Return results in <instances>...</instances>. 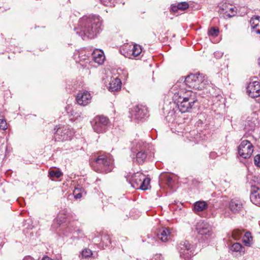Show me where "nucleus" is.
I'll list each match as a JSON object with an SVG mask.
<instances>
[{
    "mask_svg": "<svg viewBox=\"0 0 260 260\" xmlns=\"http://www.w3.org/2000/svg\"><path fill=\"white\" fill-rule=\"evenodd\" d=\"M208 81L206 77L203 74H191L187 76L183 82L178 81L171 88L169 94L172 95L174 102H170L169 104H165L163 107L165 113H167L166 118L171 120L174 118L175 111L174 107L181 113L189 112L194 107V104L198 101L196 93L190 90H185L184 86L190 88L202 90L207 84Z\"/></svg>",
    "mask_w": 260,
    "mask_h": 260,
    "instance_id": "obj_1",
    "label": "nucleus"
},
{
    "mask_svg": "<svg viewBox=\"0 0 260 260\" xmlns=\"http://www.w3.org/2000/svg\"><path fill=\"white\" fill-rule=\"evenodd\" d=\"M103 20L99 16L83 17L79 21V29L75 28L76 34L83 40L93 39L102 30Z\"/></svg>",
    "mask_w": 260,
    "mask_h": 260,
    "instance_id": "obj_2",
    "label": "nucleus"
},
{
    "mask_svg": "<svg viewBox=\"0 0 260 260\" xmlns=\"http://www.w3.org/2000/svg\"><path fill=\"white\" fill-rule=\"evenodd\" d=\"M91 165L95 172L107 173L113 169V159L109 154H100L91 161Z\"/></svg>",
    "mask_w": 260,
    "mask_h": 260,
    "instance_id": "obj_3",
    "label": "nucleus"
},
{
    "mask_svg": "<svg viewBox=\"0 0 260 260\" xmlns=\"http://www.w3.org/2000/svg\"><path fill=\"white\" fill-rule=\"evenodd\" d=\"M135 149L136 161L139 164H143L154 157V148L151 143L139 141L136 142Z\"/></svg>",
    "mask_w": 260,
    "mask_h": 260,
    "instance_id": "obj_4",
    "label": "nucleus"
},
{
    "mask_svg": "<svg viewBox=\"0 0 260 260\" xmlns=\"http://www.w3.org/2000/svg\"><path fill=\"white\" fill-rule=\"evenodd\" d=\"M126 179L135 189L146 190L150 187V179L142 173L138 172L133 174L130 178L127 177Z\"/></svg>",
    "mask_w": 260,
    "mask_h": 260,
    "instance_id": "obj_5",
    "label": "nucleus"
},
{
    "mask_svg": "<svg viewBox=\"0 0 260 260\" xmlns=\"http://www.w3.org/2000/svg\"><path fill=\"white\" fill-rule=\"evenodd\" d=\"M54 139L56 141H66L71 140L74 132L68 125H62L54 129Z\"/></svg>",
    "mask_w": 260,
    "mask_h": 260,
    "instance_id": "obj_6",
    "label": "nucleus"
},
{
    "mask_svg": "<svg viewBox=\"0 0 260 260\" xmlns=\"http://www.w3.org/2000/svg\"><path fill=\"white\" fill-rule=\"evenodd\" d=\"M93 131L96 133H103L106 132L109 124V120L106 117L98 116L91 121Z\"/></svg>",
    "mask_w": 260,
    "mask_h": 260,
    "instance_id": "obj_7",
    "label": "nucleus"
},
{
    "mask_svg": "<svg viewBox=\"0 0 260 260\" xmlns=\"http://www.w3.org/2000/svg\"><path fill=\"white\" fill-rule=\"evenodd\" d=\"M180 257L182 260H191L193 252L192 245L187 241L180 242L177 247Z\"/></svg>",
    "mask_w": 260,
    "mask_h": 260,
    "instance_id": "obj_8",
    "label": "nucleus"
},
{
    "mask_svg": "<svg viewBox=\"0 0 260 260\" xmlns=\"http://www.w3.org/2000/svg\"><path fill=\"white\" fill-rule=\"evenodd\" d=\"M253 151V146L248 140H243L238 146L239 154L245 159L250 157Z\"/></svg>",
    "mask_w": 260,
    "mask_h": 260,
    "instance_id": "obj_9",
    "label": "nucleus"
},
{
    "mask_svg": "<svg viewBox=\"0 0 260 260\" xmlns=\"http://www.w3.org/2000/svg\"><path fill=\"white\" fill-rule=\"evenodd\" d=\"M147 107L143 105L136 106L131 111L132 117L137 120L144 119L147 116Z\"/></svg>",
    "mask_w": 260,
    "mask_h": 260,
    "instance_id": "obj_10",
    "label": "nucleus"
},
{
    "mask_svg": "<svg viewBox=\"0 0 260 260\" xmlns=\"http://www.w3.org/2000/svg\"><path fill=\"white\" fill-rule=\"evenodd\" d=\"M247 93L252 98L260 96V82L258 81H251L247 86Z\"/></svg>",
    "mask_w": 260,
    "mask_h": 260,
    "instance_id": "obj_11",
    "label": "nucleus"
},
{
    "mask_svg": "<svg viewBox=\"0 0 260 260\" xmlns=\"http://www.w3.org/2000/svg\"><path fill=\"white\" fill-rule=\"evenodd\" d=\"M229 208L233 213H240L244 208V202L239 199L234 198L231 200Z\"/></svg>",
    "mask_w": 260,
    "mask_h": 260,
    "instance_id": "obj_12",
    "label": "nucleus"
},
{
    "mask_svg": "<svg viewBox=\"0 0 260 260\" xmlns=\"http://www.w3.org/2000/svg\"><path fill=\"white\" fill-rule=\"evenodd\" d=\"M196 229L198 233L201 235L205 236L206 238H207L212 234L210 225L205 221L199 222Z\"/></svg>",
    "mask_w": 260,
    "mask_h": 260,
    "instance_id": "obj_13",
    "label": "nucleus"
},
{
    "mask_svg": "<svg viewBox=\"0 0 260 260\" xmlns=\"http://www.w3.org/2000/svg\"><path fill=\"white\" fill-rule=\"evenodd\" d=\"M220 12L225 15V17L231 18L235 15L236 12L235 7L229 4L224 3L220 6Z\"/></svg>",
    "mask_w": 260,
    "mask_h": 260,
    "instance_id": "obj_14",
    "label": "nucleus"
},
{
    "mask_svg": "<svg viewBox=\"0 0 260 260\" xmlns=\"http://www.w3.org/2000/svg\"><path fill=\"white\" fill-rule=\"evenodd\" d=\"M90 94L86 91L80 92L77 95L76 101L77 103L81 106H86L91 100Z\"/></svg>",
    "mask_w": 260,
    "mask_h": 260,
    "instance_id": "obj_15",
    "label": "nucleus"
},
{
    "mask_svg": "<svg viewBox=\"0 0 260 260\" xmlns=\"http://www.w3.org/2000/svg\"><path fill=\"white\" fill-rule=\"evenodd\" d=\"M250 199L251 202L260 206V187L253 186V188H251Z\"/></svg>",
    "mask_w": 260,
    "mask_h": 260,
    "instance_id": "obj_16",
    "label": "nucleus"
},
{
    "mask_svg": "<svg viewBox=\"0 0 260 260\" xmlns=\"http://www.w3.org/2000/svg\"><path fill=\"white\" fill-rule=\"evenodd\" d=\"M250 24L252 31L260 35V16H254L250 20Z\"/></svg>",
    "mask_w": 260,
    "mask_h": 260,
    "instance_id": "obj_17",
    "label": "nucleus"
},
{
    "mask_svg": "<svg viewBox=\"0 0 260 260\" xmlns=\"http://www.w3.org/2000/svg\"><path fill=\"white\" fill-rule=\"evenodd\" d=\"M92 60L99 64H102L105 60L104 52L101 50L96 49L91 54Z\"/></svg>",
    "mask_w": 260,
    "mask_h": 260,
    "instance_id": "obj_18",
    "label": "nucleus"
},
{
    "mask_svg": "<svg viewBox=\"0 0 260 260\" xmlns=\"http://www.w3.org/2000/svg\"><path fill=\"white\" fill-rule=\"evenodd\" d=\"M121 82L120 79L116 78L112 80L109 86V90L111 92L117 91L121 89Z\"/></svg>",
    "mask_w": 260,
    "mask_h": 260,
    "instance_id": "obj_19",
    "label": "nucleus"
},
{
    "mask_svg": "<svg viewBox=\"0 0 260 260\" xmlns=\"http://www.w3.org/2000/svg\"><path fill=\"white\" fill-rule=\"evenodd\" d=\"M158 239L163 242L169 241L170 238V232L167 228H163L159 234L157 235Z\"/></svg>",
    "mask_w": 260,
    "mask_h": 260,
    "instance_id": "obj_20",
    "label": "nucleus"
},
{
    "mask_svg": "<svg viewBox=\"0 0 260 260\" xmlns=\"http://www.w3.org/2000/svg\"><path fill=\"white\" fill-rule=\"evenodd\" d=\"M188 7H189L188 4L187 2H184L179 3L177 5L176 4H172L171 5V9L173 12H177L178 10H182V11L185 10L186 9H187Z\"/></svg>",
    "mask_w": 260,
    "mask_h": 260,
    "instance_id": "obj_21",
    "label": "nucleus"
},
{
    "mask_svg": "<svg viewBox=\"0 0 260 260\" xmlns=\"http://www.w3.org/2000/svg\"><path fill=\"white\" fill-rule=\"evenodd\" d=\"M207 207V204L205 201H198L194 204V209L198 212L203 211L206 209Z\"/></svg>",
    "mask_w": 260,
    "mask_h": 260,
    "instance_id": "obj_22",
    "label": "nucleus"
},
{
    "mask_svg": "<svg viewBox=\"0 0 260 260\" xmlns=\"http://www.w3.org/2000/svg\"><path fill=\"white\" fill-rule=\"evenodd\" d=\"M142 52V49L140 45L135 44L133 46L132 49L130 50L129 54L134 57H138L140 55Z\"/></svg>",
    "mask_w": 260,
    "mask_h": 260,
    "instance_id": "obj_23",
    "label": "nucleus"
},
{
    "mask_svg": "<svg viewBox=\"0 0 260 260\" xmlns=\"http://www.w3.org/2000/svg\"><path fill=\"white\" fill-rule=\"evenodd\" d=\"M242 232L239 230H234L231 233L228 234V238H231L235 240H238L242 237Z\"/></svg>",
    "mask_w": 260,
    "mask_h": 260,
    "instance_id": "obj_24",
    "label": "nucleus"
},
{
    "mask_svg": "<svg viewBox=\"0 0 260 260\" xmlns=\"http://www.w3.org/2000/svg\"><path fill=\"white\" fill-rule=\"evenodd\" d=\"M230 250L233 252H239L240 253L245 252V248L239 243H234L230 247Z\"/></svg>",
    "mask_w": 260,
    "mask_h": 260,
    "instance_id": "obj_25",
    "label": "nucleus"
},
{
    "mask_svg": "<svg viewBox=\"0 0 260 260\" xmlns=\"http://www.w3.org/2000/svg\"><path fill=\"white\" fill-rule=\"evenodd\" d=\"M65 212L66 211H60L55 219L54 222H56L58 225H61L62 223L64 222L67 218Z\"/></svg>",
    "mask_w": 260,
    "mask_h": 260,
    "instance_id": "obj_26",
    "label": "nucleus"
},
{
    "mask_svg": "<svg viewBox=\"0 0 260 260\" xmlns=\"http://www.w3.org/2000/svg\"><path fill=\"white\" fill-rule=\"evenodd\" d=\"M252 239L251 233L247 232L244 235L243 241L245 245L250 246L252 243Z\"/></svg>",
    "mask_w": 260,
    "mask_h": 260,
    "instance_id": "obj_27",
    "label": "nucleus"
},
{
    "mask_svg": "<svg viewBox=\"0 0 260 260\" xmlns=\"http://www.w3.org/2000/svg\"><path fill=\"white\" fill-rule=\"evenodd\" d=\"M111 243V239L109 236L104 235L102 236L100 244H101L103 246V247H108L110 245Z\"/></svg>",
    "mask_w": 260,
    "mask_h": 260,
    "instance_id": "obj_28",
    "label": "nucleus"
},
{
    "mask_svg": "<svg viewBox=\"0 0 260 260\" xmlns=\"http://www.w3.org/2000/svg\"><path fill=\"white\" fill-rule=\"evenodd\" d=\"M62 175L60 171L52 170L49 172V176L50 178H59Z\"/></svg>",
    "mask_w": 260,
    "mask_h": 260,
    "instance_id": "obj_29",
    "label": "nucleus"
},
{
    "mask_svg": "<svg viewBox=\"0 0 260 260\" xmlns=\"http://www.w3.org/2000/svg\"><path fill=\"white\" fill-rule=\"evenodd\" d=\"M83 189L82 188L76 187L73 191L74 198L80 199L82 197V193Z\"/></svg>",
    "mask_w": 260,
    "mask_h": 260,
    "instance_id": "obj_30",
    "label": "nucleus"
},
{
    "mask_svg": "<svg viewBox=\"0 0 260 260\" xmlns=\"http://www.w3.org/2000/svg\"><path fill=\"white\" fill-rule=\"evenodd\" d=\"M71 232L73 233L74 236H77L80 238L82 237L84 235L82 230L77 227L74 228V229H72Z\"/></svg>",
    "mask_w": 260,
    "mask_h": 260,
    "instance_id": "obj_31",
    "label": "nucleus"
},
{
    "mask_svg": "<svg viewBox=\"0 0 260 260\" xmlns=\"http://www.w3.org/2000/svg\"><path fill=\"white\" fill-rule=\"evenodd\" d=\"M92 254L91 250L88 248L83 249L81 252V256L83 258H88L91 256Z\"/></svg>",
    "mask_w": 260,
    "mask_h": 260,
    "instance_id": "obj_32",
    "label": "nucleus"
},
{
    "mask_svg": "<svg viewBox=\"0 0 260 260\" xmlns=\"http://www.w3.org/2000/svg\"><path fill=\"white\" fill-rule=\"evenodd\" d=\"M252 182L251 185V188H253V186L260 187V177L254 176L252 178Z\"/></svg>",
    "mask_w": 260,
    "mask_h": 260,
    "instance_id": "obj_33",
    "label": "nucleus"
},
{
    "mask_svg": "<svg viewBox=\"0 0 260 260\" xmlns=\"http://www.w3.org/2000/svg\"><path fill=\"white\" fill-rule=\"evenodd\" d=\"M219 33V29L217 28L211 27L208 31V35L213 37H216Z\"/></svg>",
    "mask_w": 260,
    "mask_h": 260,
    "instance_id": "obj_34",
    "label": "nucleus"
},
{
    "mask_svg": "<svg viewBox=\"0 0 260 260\" xmlns=\"http://www.w3.org/2000/svg\"><path fill=\"white\" fill-rule=\"evenodd\" d=\"M101 3L104 6L111 7L114 2V0H100Z\"/></svg>",
    "mask_w": 260,
    "mask_h": 260,
    "instance_id": "obj_35",
    "label": "nucleus"
},
{
    "mask_svg": "<svg viewBox=\"0 0 260 260\" xmlns=\"http://www.w3.org/2000/svg\"><path fill=\"white\" fill-rule=\"evenodd\" d=\"M7 128V124L4 119L0 118V129L5 130Z\"/></svg>",
    "mask_w": 260,
    "mask_h": 260,
    "instance_id": "obj_36",
    "label": "nucleus"
},
{
    "mask_svg": "<svg viewBox=\"0 0 260 260\" xmlns=\"http://www.w3.org/2000/svg\"><path fill=\"white\" fill-rule=\"evenodd\" d=\"M254 164L256 166L260 167V154H257L255 156L254 158Z\"/></svg>",
    "mask_w": 260,
    "mask_h": 260,
    "instance_id": "obj_37",
    "label": "nucleus"
},
{
    "mask_svg": "<svg viewBox=\"0 0 260 260\" xmlns=\"http://www.w3.org/2000/svg\"><path fill=\"white\" fill-rule=\"evenodd\" d=\"M217 156V154L215 152H211L209 154V157L212 159H215Z\"/></svg>",
    "mask_w": 260,
    "mask_h": 260,
    "instance_id": "obj_38",
    "label": "nucleus"
},
{
    "mask_svg": "<svg viewBox=\"0 0 260 260\" xmlns=\"http://www.w3.org/2000/svg\"><path fill=\"white\" fill-rule=\"evenodd\" d=\"M22 260H35V259L32 257H31L29 255H27V256H25Z\"/></svg>",
    "mask_w": 260,
    "mask_h": 260,
    "instance_id": "obj_39",
    "label": "nucleus"
},
{
    "mask_svg": "<svg viewBox=\"0 0 260 260\" xmlns=\"http://www.w3.org/2000/svg\"><path fill=\"white\" fill-rule=\"evenodd\" d=\"M216 54H219L218 56H219V57H220V56H222V53H219V52H215V53H214V55H215V56H216Z\"/></svg>",
    "mask_w": 260,
    "mask_h": 260,
    "instance_id": "obj_40",
    "label": "nucleus"
},
{
    "mask_svg": "<svg viewBox=\"0 0 260 260\" xmlns=\"http://www.w3.org/2000/svg\"><path fill=\"white\" fill-rule=\"evenodd\" d=\"M84 53V51H82L79 53V57L81 58L82 54Z\"/></svg>",
    "mask_w": 260,
    "mask_h": 260,
    "instance_id": "obj_41",
    "label": "nucleus"
},
{
    "mask_svg": "<svg viewBox=\"0 0 260 260\" xmlns=\"http://www.w3.org/2000/svg\"><path fill=\"white\" fill-rule=\"evenodd\" d=\"M42 260H51V259L49 257L46 256L44 257Z\"/></svg>",
    "mask_w": 260,
    "mask_h": 260,
    "instance_id": "obj_42",
    "label": "nucleus"
},
{
    "mask_svg": "<svg viewBox=\"0 0 260 260\" xmlns=\"http://www.w3.org/2000/svg\"><path fill=\"white\" fill-rule=\"evenodd\" d=\"M172 181V178L171 177L168 178V182L170 183Z\"/></svg>",
    "mask_w": 260,
    "mask_h": 260,
    "instance_id": "obj_43",
    "label": "nucleus"
},
{
    "mask_svg": "<svg viewBox=\"0 0 260 260\" xmlns=\"http://www.w3.org/2000/svg\"><path fill=\"white\" fill-rule=\"evenodd\" d=\"M86 57H88V55H85V57H83V58H82V59H83V60H86Z\"/></svg>",
    "mask_w": 260,
    "mask_h": 260,
    "instance_id": "obj_44",
    "label": "nucleus"
},
{
    "mask_svg": "<svg viewBox=\"0 0 260 260\" xmlns=\"http://www.w3.org/2000/svg\"><path fill=\"white\" fill-rule=\"evenodd\" d=\"M70 108V106L68 107V108H67V113H69V111H68V109Z\"/></svg>",
    "mask_w": 260,
    "mask_h": 260,
    "instance_id": "obj_45",
    "label": "nucleus"
},
{
    "mask_svg": "<svg viewBox=\"0 0 260 260\" xmlns=\"http://www.w3.org/2000/svg\"><path fill=\"white\" fill-rule=\"evenodd\" d=\"M2 247V243H0V248Z\"/></svg>",
    "mask_w": 260,
    "mask_h": 260,
    "instance_id": "obj_46",
    "label": "nucleus"
},
{
    "mask_svg": "<svg viewBox=\"0 0 260 260\" xmlns=\"http://www.w3.org/2000/svg\"><path fill=\"white\" fill-rule=\"evenodd\" d=\"M64 234L66 236H68V234L64 233Z\"/></svg>",
    "mask_w": 260,
    "mask_h": 260,
    "instance_id": "obj_47",
    "label": "nucleus"
}]
</instances>
